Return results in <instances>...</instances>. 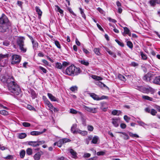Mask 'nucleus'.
<instances>
[{
  "instance_id": "b1692460",
  "label": "nucleus",
  "mask_w": 160,
  "mask_h": 160,
  "mask_svg": "<svg viewBox=\"0 0 160 160\" xmlns=\"http://www.w3.org/2000/svg\"><path fill=\"white\" fill-rule=\"evenodd\" d=\"M79 62L86 66H88L89 65V62L85 60H79Z\"/></svg>"
},
{
  "instance_id": "a18cd8bd",
  "label": "nucleus",
  "mask_w": 160,
  "mask_h": 160,
  "mask_svg": "<svg viewBox=\"0 0 160 160\" xmlns=\"http://www.w3.org/2000/svg\"><path fill=\"white\" fill-rule=\"evenodd\" d=\"M115 41L118 43V44L120 46L122 47H123L124 46V44L122 42H121L120 41H119L117 39H115Z\"/></svg>"
},
{
  "instance_id": "6e6552de",
  "label": "nucleus",
  "mask_w": 160,
  "mask_h": 160,
  "mask_svg": "<svg viewBox=\"0 0 160 160\" xmlns=\"http://www.w3.org/2000/svg\"><path fill=\"white\" fill-rule=\"evenodd\" d=\"M83 108L87 111L90 112L95 113L97 111L98 108H92L86 106H84Z\"/></svg>"
},
{
  "instance_id": "c756f323",
  "label": "nucleus",
  "mask_w": 160,
  "mask_h": 160,
  "mask_svg": "<svg viewBox=\"0 0 160 160\" xmlns=\"http://www.w3.org/2000/svg\"><path fill=\"white\" fill-rule=\"evenodd\" d=\"M92 77L93 79L98 81L101 80L102 79L101 77L94 75H92Z\"/></svg>"
},
{
  "instance_id": "e2e57ef3",
  "label": "nucleus",
  "mask_w": 160,
  "mask_h": 160,
  "mask_svg": "<svg viewBox=\"0 0 160 160\" xmlns=\"http://www.w3.org/2000/svg\"><path fill=\"white\" fill-rule=\"evenodd\" d=\"M7 57V55L0 54V61H1L2 59Z\"/></svg>"
},
{
  "instance_id": "ddd939ff",
  "label": "nucleus",
  "mask_w": 160,
  "mask_h": 160,
  "mask_svg": "<svg viewBox=\"0 0 160 160\" xmlns=\"http://www.w3.org/2000/svg\"><path fill=\"white\" fill-rule=\"evenodd\" d=\"M112 123L113 125L115 127H118L119 126L118 122L119 119L118 118H112Z\"/></svg>"
},
{
  "instance_id": "bf43d9fd",
  "label": "nucleus",
  "mask_w": 160,
  "mask_h": 160,
  "mask_svg": "<svg viewBox=\"0 0 160 160\" xmlns=\"http://www.w3.org/2000/svg\"><path fill=\"white\" fill-rule=\"evenodd\" d=\"M69 65V63L66 62H64L62 64L63 66V69H64L66 66H68Z\"/></svg>"
},
{
  "instance_id": "a878e982",
  "label": "nucleus",
  "mask_w": 160,
  "mask_h": 160,
  "mask_svg": "<svg viewBox=\"0 0 160 160\" xmlns=\"http://www.w3.org/2000/svg\"><path fill=\"white\" fill-rule=\"evenodd\" d=\"M33 45V49L34 50H36L38 48V42L36 41H34L32 42Z\"/></svg>"
},
{
  "instance_id": "4468645a",
  "label": "nucleus",
  "mask_w": 160,
  "mask_h": 160,
  "mask_svg": "<svg viewBox=\"0 0 160 160\" xmlns=\"http://www.w3.org/2000/svg\"><path fill=\"white\" fill-rule=\"evenodd\" d=\"M48 96L50 99V100L52 101H57L58 102V99H57L54 96L52 95V94L50 93H48Z\"/></svg>"
},
{
  "instance_id": "9b49d317",
  "label": "nucleus",
  "mask_w": 160,
  "mask_h": 160,
  "mask_svg": "<svg viewBox=\"0 0 160 160\" xmlns=\"http://www.w3.org/2000/svg\"><path fill=\"white\" fill-rule=\"evenodd\" d=\"M46 131V129L45 128L44 129L43 131L42 132H38L37 131H33L31 132V134L33 136H37L41 134L44 132H45Z\"/></svg>"
},
{
  "instance_id": "37998d69",
  "label": "nucleus",
  "mask_w": 160,
  "mask_h": 160,
  "mask_svg": "<svg viewBox=\"0 0 160 160\" xmlns=\"http://www.w3.org/2000/svg\"><path fill=\"white\" fill-rule=\"evenodd\" d=\"M129 134L130 135V136L131 137H132V138H134V137L139 138V136L138 135L136 134H133L131 132H129Z\"/></svg>"
},
{
  "instance_id": "f704fd0d",
  "label": "nucleus",
  "mask_w": 160,
  "mask_h": 160,
  "mask_svg": "<svg viewBox=\"0 0 160 160\" xmlns=\"http://www.w3.org/2000/svg\"><path fill=\"white\" fill-rule=\"evenodd\" d=\"M77 133H79L83 136L87 135L88 134V132L86 131H82L80 130H79L78 131Z\"/></svg>"
},
{
  "instance_id": "7c9ffc66",
  "label": "nucleus",
  "mask_w": 160,
  "mask_h": 160,
  "mask_svg": "<svg viewBox=\"0 0 160 160\" xmlns=\"http://www.w3.org/2000/svg\"><path fill=\"white\" fill-rule=\"evenodd\" d=\"M121 113V112L120 111L117 110H113L112 112V114L114 115H119Z\"/></svg>"
},
{
  "instance_id": "f03ea898",
  "label": "nucleus",
  "mask_w": 160,
  "mask_h": 160,
  "mask_svg": "<svg viewBox=\"0 0 160 160\" xmlns=\"http://www.w3.org/2000/svg\"><path fill=\"white\" fill-rule=\"evenodd\" d=\"M11 26V23L8 21L6 16L3 14L0 18V32H4L9 31Z\"/></svg>"
},
{
  "instance_id": "5701e85b",
  "label": "nucleus",
  "mask_w": 160,
  "mask_h": 160,
  "mask_svg": "<svg viewBox=\"0 0 160 160\" xmlns=\"http://www.w3.org/2000/svg\"><path fill=\"white\" fill-rule=\"evenodd\" d=\"M30 93L31 95L32 99H34L37 97V94L33 90L31 89L30 90Z\"/></svg>"
},
{
  "instance_id": "473e14b6",
  "label": "nucleus",
  "mask_w": 160,
  "mask_h": 160,
  "mask_svg": "<svg viewBox=\"0 0 160 160\" xmlns=\"http://www.w3.org/2000/svg\"><path fill=\"white\" fill-rule=\"evenodd\" d=\"M118 77L120 80L123 81L125 82L126 80L125 77L123 76L121 74H119L118 75Z\"/></svg>"
},
{
  "instance_id": "1a4fd4ad",
  "label": "nucleus",
  "mask_w": 160,
  "mask_h": 160,
  "mask_svg": "<svg viewBox=\"0 0 160 160\" xmlns=\"http://www.w3.org/2000/svg\"><path fill=\"white\" fill-rule=\"evenodd\" d=\"M123 28L124 30V32H122V35L124 36H125L126 34L128 35L129 36H131V33L128 28L127 27H123Z\"/></svg>"
},
{
  "instance_id": "9d476101",
  "label": "nucleus",
  "mask_w": 160,
  "mask_h": 160,
  "mask_svg": "<svg viewBox=\"0 0 160 160\" xmlns=\"http://www.w3.org/2000/svg\"><path fill=\"white\" fill-rule=\"evenodd\" d=\"M24 38L21 37L18 38L17 40V44L19 47L24 45Z\"/></svg>"
},
{
  "instance_id": "412c9836",
  "label": "nucleus",
  "mask_w": 160,
  "mask_h": 160,
  "mask_svg": "<svg viewBox=\"0 0 160 160\" xmlns=\"http://www.w3.org/2000/svg\"><path fill=\"white\" fill-rule=\"evenodd\" d=\"M90 96L94 100H99L98 96L94 93H90L89 94Z\"/></svg>"
},
{
  "instance_id": "58836bf2",
  "label": "nucleus",
  "mask_w": 160,
  "mask_h": 160,
  "mask_svg": "<svg viewBox=\"0 0 160 160\" xmlns=\"http://www.w3.org/2000/svg\"><path fill=\"white\" fill-rule=\"evenodd\" d=\"M71 141V140L68 138H63L60 139V142H62V143H64Z\"/></svg>"
},
{
  "instance_id": "6e6d98bb",
  "label": "nucleus",
  "mask_w": 160,
  "mask_h": 160,
  "mask_svg": "<svg viewBox=\"0 0 160 160\" xmlns=\"http://www.w3.org/2000/svg\"><path fill=\"white\" fill-rule=\"evenodd\" d=\"M124 120L127 122H129L130 118L128 117L127 115H125L124 116Z\"/></svg>"
},
{
  "instance_id": "f8f14e48",
  "label": "nucleus",
  "mask_w": 160,
  "mask_h": 160,
  "mask_svg": "<svg viewBox=\"0 0 160 160\" xmlns=\"http://www.w3.org/2000/svg\"><path fill=\"white\" fill-rule=\"evenodd\" d=\"M43 152L40 151L39 152L36 153L34 156V158L35 160H39L40 159L41 155L43 154Z\"/></svg>"
},
{
  "instance_id": "774afa93",
  "label": "nucleus",
  "mask_w": 160,
  "mask_h": 160,
  "mask_svg": "<svg viewBox=\"0 0 160 160\" xmlns=\"http://www.w3.org/2000/svg\"><path fill=\"white\" fill-rule=\"evenodd\" d=\"M62 142H60V140L57 142V146L59 147H61L62 146Z\"/></svg>"
},
{
  "instance_id": "393cba45",
  "label": "nucleus",
  "mask_w": 160,
  "mask_h": 160,
  "mask_svg": "<svg viewBox=\"0 0 160 160\" xmlns=\"http://www.w3.org/2000/svg\"><path fill=\"white\" fill-rule=\"evenodd\" d=\"M55 68L58 69H63V66L61 63L60 62H57L55 63Z\"/></svg>"
},
{
  "instance_id": "de8ad7c7",
  "label": "nucleus",
  "mask_w": 160,
  "mask_h": 160,
  "mask_svg": "<svg viewBox=\"0 0 160 160\" xmlns=\"http://www.w3.org/2000/svg\"><path fill=\"white\" fill-rule=\"evenodd\" d=\"M106 151H100L98 152L97 153V154L98 156L100 155H104L106 152Z\"/></svg>"
},
{
  "instance_id": "bb28decb",
  "label": "nucleus",
  "mask_w": 160,
  "mask_h": 160,
  "mask_svg": "<svg viewBox=\"0 0 160 160\" xmlns=\"http://www.w3.org/2000/svg\"><path fill=\"white\" fill-rule=\"evenodd\" d=\"M98 139V137L97 136H95L92 138L91 143L93 144H96Z\"/></svg>"
},
{
  "instance_id": "864d4df0",
  "label": "nucleus",
  "mask_w": 160,
  "mask_h": 160,
  "mask_svg": "<svg viewBox=\"0 0 160 160\" xmlns=\"http://www.w3.org/2000/svg\"><path fill=\"white\" fill-rule=\"evenodd\" d=\"M24 46H21L19 47L20 49L21 50L22 52H26L27 48H24L23 47Z\"/></svg>"
},
{
  "instance_id": "69168bd1",
  "label": "nucleus",
  "mask_w": 160,
  "mask_h": 160,
  "mask_svg": "<svg viewBox=\"0 0 160 160\" xmlns=\"http://www.w3.org/2000/svg\"><path fill=\"white\" fill-rule=\"evenodd\" d=\"M91 138L90 137H89L88 138H87L85 140V142L87 144H88L89 142L91 140Z\"/></svg>"
},
{
  "instance_id": "7ed1b4c3",
  "label": "nucleus",
  "mask_w": 160,
  "mask_h": 160,
  "mask_svg": "<svg viewBox=\"0 0 160 160\" xmlns=\"http://www.w3.org/2000/svg\"><path fill=\"white\" fill-rule=\"evenodd\" d=\"M66 74L71 76L77 75L80 72L79 68L76 67L74 65H72L67 67L66 69Z\"/></svg>"
},
{
  "instance_id": "2f4dec72",
  "label": "nucleus",
  "mask_w": 160,
  "mask_h": 160,
  "mask_svg": "<svg viewBox=\"0 0 160 160\" xmlns=\"http://www.w3.org/2000/svg\"><path fill=\"white\" fill-rule=\"evenodd\" d=\"M140 53L142 59L146 60L147 59V57L146 54L142 52H140Z\"/></svg>"
},
{
  "instance_id": "4d7b16f0",
  "label": "nucleus",
  "mask_w": 160,
  "mask_h": 160,
  "mask_svg": "<svg viewBox=\"0 0 160 160\" xmlns=\"http://www.w3.org/2000/svg\"><path fill=\"white\" fill-rule=\"evenodd\" d=\"M87 129L89 131H92L94 129L93 127L91 125H88L87 126Z\"/></svg>"
},
{
  "instance_id": "6ab92c4d",
  "label": "nucleus",
  "mask_w": 160,
  "mask_h": 160,
  "mask_svg": "<svg viewBox=\"0 0 160 160\" xmlns=\"http://www.w3.org/2000/svg\"><path fill=\"white\" fill-rule=\"evenodd\" d=\"M69 112L73 114H76L78 113L81 116L82 115V113L81 112L78 111L73 108H71L70 109Z\"/></svg>"
},
{
  "instance_id": "cd10ccee",
  "label": "nucleus",
  "mask_w": 160,
  "mask_h": 160,
  "mask_svg": "<svg viewBox=\"0 0 160 160\" xmlns=\"http://www.w3.org/2000/svg\"><path fill=\"white\" fill-rule=\"evenodd\" d=\"M81 116V120L82 124L84 126H86V118L84 117L82 114V115Z\"/></svg>"
},
{
  "instance_id": "f3484780",
  "label": "nucleus",
  "mask_w": 160,
  "mask_h": 160,
  "mask_svg": "<svg viewBox=\"0 0 160 160\" xmlns=\"http://www.w3.org/2000/svg\"><path fill=\"white\" fill-rule=\"evenodd\" d=\"M152 82L154 83L160 85V76L156 77Z\"/></svg>"
},
{
  "instance_id": "ea45409f",
  "label": "nucleus",
  "mask_w": 160,
  "mask_h": 160,
  "mask_svg": "<svg viewBox=\"0 0 160 160\" xmlns=\"http://www.w3.org/2000/svg\"><path fill=\"white\" fill-rule=\"evenodd\" d=\"M55 7L56 8V9H57V11L58 12H59L61 14L63 13V10L61 9L58 6L56 5H55Z\"/></svg>"
},
{
  "instance_id": "09e8293b",
  "label": "nucleus",
  "mask_w": 160,
  "mask_h": 160,
  "mask_svg": "<svg viewBox=\"0 0 160 160\" xmlns=\"http://www.w3.org/2000/svg\"><path fill=\"white\" fill-rule=\"evenodd\" d=\"M157 113L156 111L154 109H152L151 110L150 114L153 116H155L156 115Z\"/></svg>"
},
{
  "instance_id": "39448f33",
  "label": "nucleus",
  "mask_w": 160,
  "mask_h": 160,
  "mask_svg": "<svg viewBox=\"0 0 160 160\" xmlns=\"http://www.w3.org/2000/svg\"><path fill=\"white\" fill-rule=\"evenodd\" d=\"M137 89L143 93L147 94L153 91V89L151 87L147 88L142 86L138 87Z\"/></svg>"
},
{
  "instance_id": "0eeeda50",
  "label": "nucleus",
  "mask_w": 160,
  "mask_h": 160,
  "mask_svg": "<svg viewBox=\"0 0 160 160\" xmlns=\"http://www.w3.org/2000/svg\"><path fill=\"white\" fill-rule=\"evenodd\" d=\"M153 78V74L151 73H148L144 76L143 79L145 81L151 82Z\"/></svg>"
},
{
  "instance_id": "4c0bfd02",
  "label": "nucleus",
  "mask_w": 160,
  "mask_h": 160,
  "mask_svg": "<svg viewBox=\"0 0 160 160\" xmlns=\"http://www.w3.org/2000/svg\"><path fill=\"white\" fill-rule=\"evenodd\" d=\"M26 153L28 155H31L32 153V149L30 148H28L26 150Z\"/></svg>"
},
{
  "instance_id": "13d9d810",
  "label": "nucleus",
  "mask_w": 160,
  "mask_h": 160,
  "mask_svg": "<svg viewBox=\"0 0 160 160\" xmlns=\"http://www.w3.org/2000/svg\"><path fill=\"white\" fill-rule=\"evenodd\" d=\"M27 108L28 109L30 110H33L35 111H36L35 109L33 107H32L30 105H28Z\"/></svg>"
},
{
  "instance_id": "3c124183",
  "label": "nucleus",
  "mask_w": 160,
  "mask_h": 160,
  "mask_svg": "<svg viewBox=\"0 0 160 160\" xmlns=\"http://www.w3.org/2000/svg\"><path fill=\"white\" fill-rule=\"evenodd\" d=\"M127 46L130 48H133V45L131 41H128L127 42Z\"/></svg>"
},
{
  "instance_id": "a19ab883",
  "label": "nucleus",
  "mask_w": 160,
  "mask_h": 160,
  "mask_svg": "<svg viewBox=\"0 0 160 160\" xmlns=\"http://www.w3.org/2000/svg\"><path fill=\"white\" fill-rule=\"evenodd\" d=\"M93 51L96 54L98 55H99L100 54L99 49V48H95L93 49Z\"/></svg>"
},
{
  "instance_id": "aec40b11",
  "label": "nucleus",
  "mask_w": 160,
  "mask_h": 160,
  "mask_svg": "<svg viewBox=\"0 0 160 160\" xmlns=\"http://www.w3.org/2000/svg\"><path fill=\"white\" fill-rule=\"evenodd\" d=\"M77 127L76 124H74L72 125L71 128V131L74 134L77 133L78 131H76V129Z\"/></svg>"
},
{
  "instance_id": "72a5a7b5",
  "label": "nucleus",
  "mask_w": 160,
  "mask_h": 160,
  "mask_svg": "<svg viewBox=\"0 0 160 160\" xmlns=\"http://www.w3.org/2000/svg\"><path fill=\"white\" fill-rule=\"evenodd\" d=\"M27 136L26 134L25 133H22L18 135V138L20 139H23Z\"/></svg>"
},
{
  "instance_id": "49530a36",
  "label": "nucleus",
  "mask_w": 160,
  "mask_h": 160,
  "mask_svg": "<svg viewBox=\"0 0 160 160\" xmlns=\"http://www.w3.org/2000/svg\"><path fill=\"white\" fill-rule=\"evenodd\" d=\"M54 43L56 46L59 49H60L61 48V45L59 42L58 41L55 40L54 41Z\"/></svg>"
},
{
  "instance_id": "603ef678",
  "label": "nucleus",
  "mask_w": 160,
  "mask_h": 160,
  "mask_svg": "<svg viewBox=\"0 0 160 160\" xmlns=\"http://www.w3.org/2000/svg\"><path fill=\"white\" fill-rule=\"evenodd\" d=\"M22 125L24 127H28L31 126V124L27 122H23L22 123Z\"/></svg>"
},
{
  "instance_id": "8fccbe9b",
  "label": "nucleus",
  "mask_w": 160,
  "mask_h": 160,
  "mask_svg": "<svg viewBox=\"0 0 160 160\" xmlns=\"http://www.w3.org/2000/svg\"><path fill=\"white\" fill-rule=\"evenodd\" d=\"M0 113L2 115H6L8 114V112L5 110H0Z\"/></svg>"
},
{
  "instance_id": "c9c22d12",
  "label": "nucleus",
  "mask_w": 160,
  "mask_h": 160,
  "mask_svg": "<svg viewBox=\"0 0 160 160\" xmlns=\"http://www.w3.org/2000/svg\"><path fill=\"white\" fill-rule=\"evenodd\" d=\"M25 151L24 150H22L20 152V156L21 158H24L25 154Z\"/></svg>"
},
{
  "instance_id": "e433bc0d",
  "label": "nucleus",
  "mask_w": 160,
  "mask_h": 160,
  "mask_svg": "<svg viewBox=\"0 0 160 160\" xmlns=\"http://www.w3.org/2000/svg\"><path fill=\"white\" fill-rule=\"evenodd\" d=\"M137 122L139 124L140 126L143 127L144 128L145 126H148L147 124L141 121H138Z\"/></svg>"
},
{
  "instance_id": "c03bdc74",
  "label": "nucleus",
  "mask_w": 160,
  "mask_h": 160,
  "mask_svg": "<svg viewBox=\"0 0 160 160\" xmlns=\"http://www.w3.org/2000/svg\"><path fill=\"white\" fill-rule=\"evenodd\" d=\"M70 90L72 92H75L78 90V87L76 86L72 87L70 88Z\"/></svg>"
},
{
  "instance_id": "c85d7f7f",
  "label": "nucleus",
  "mask_w": 160,
  "mask_h": 160,
  "mask_svg": "<svg viewBox=\"0 0 160 160\" xmlns=\"http://www.w3.org/2000/svg\"><path fill=\"white\" fill-rule=\"evenodd\" d=\"M39 68L41 70L40 72L41 73H42V72L43 73L46 74L47 73L48 71L44 68L42 67V66H39Z\"/></svg>"
},
{
  "instance_id": "680f3d73",
  "label": "nucleus",
  "mask_w": 160,
  "mask_h": 160,
  "mask_svg": "<svg viewBox=\"0 0 160 160\" xmlns=\"http://www.w3.org/2000/svg\"><path fill=\"white\" fill-rule=\"evenodd\" d=\"M13 158V156L12 155H9L7 157L5 158L7 160L12 159Z\"/></svg>"
},
{
  "instance_id": "423d86ee",
  "label": "nucleus",
  "mask_w": 160,
  "mask_h": 160,
  "mask_svg": "<svg viewBox=\"0 0 160 160\" xmlns=\"http://www.w3.org/2000/svg\"><path fill=\"white\" fill-rule=\"evenodd\" d=\"M45 141H30L28 142V144L31 146H32L33 147H36L37 146H38L40 145H41L42 144L44 143Z\"/></svg>"
},
{
  "instance_id": "5fc2aeb1",
  "label": "nucleus",
  "mask_w": 160,
  "mask_h": 160,
  "mask_svg": "<svg viewBox=\"0 0 160 160\" xmlns=\"http://www.w3.org/2000/svg\"><path fill=\"white\" fill-rule=\"evenodd\" d=\"M91 156V154L88 153H85L83 155V157L85 158H87Z\"/></svg>"
},
{
  "instance_id": "dca6fc26",
  "label": "nucleus",
  "mask_w": 160,
  "mask_h": 160,
  "mask_svg": "<svg viewBox=\"0 0 160 160\" xmlns=\"http://www.w3.org/2000/svg\"><path fill=\"white\" fill-rule=\"evenodd\" d=\"M35 9L36 12L38 14V18H40L42 15V12L40 9L39 8L38 6H36L35 7Z\"/></svg>"
},
{
  "instance_id": "f257e3e1",
  "label": "nucleus",
  "mask_w": 160,
  "mask_h": 160,
  "mask_svg": "<svg viewBox=\"0 0 160 160\" xmlns=\"http://www.w3.org/2000/svg\"><path fill=\"white\" fill-rule=\"evenodd\" d=\"M1 79L2 82L7 83L8 89L10 92L16 95H18L20 93L21 88L15 82L12 76L6 74L2 76L1 77Z\"/></svg>"
},
{
  "instance_id": "20e7f679",
  "label": "nucleus",
  "mask_w": 160,
  "mask_h": 160,
  "mask_svg": "<svg viewBox=\"0 0 160 160\" xmlns=\"http://www.w3.org/2000/svg\"><path fill=\"white\" fill-rule=\"evenodd\" d=\"M11 64L12 65L19 63L21 61V57L17 54H14L11 57Z\"/></svg>"
},
{
  "instance_id": "338daca9",
  "label": "nucleus",
  "mask_w": 160,
  "mask_h": 160,
  "mask_svg": "<svg viewBox=\"0 0 160 160\" xmlns=\"http://www.w3.org/2000/svg\"><path fill=\"white\" fill-rule=\"evenodd\" d=\"M42 62L45 64V65L48 66L49 64L48 62L46 60H42Z\"/></svg>"
},
{
  "instance_id": "052dcab7",
  "label": "nucleus",
  "mask_w": 160,
  "mask_h": 160,
  "mask_svg": "<svg viewBox=\"0 0 160 160\" xmlns=\"http://www.w3.org/2000/svg\"><path fill=\"white\" fill-rule=\"evenodd\" d=\"M122 134H123L125 135V137L124 138V139H125V140H128V139H129V136L127 134H126L125 132H121Z\"/></svg>"
},
{
  "instance_id": "a211bd4d",
  "label": "nucleus",
  "mask_w": 160,
  "mask_h": 160,
  "mask_svg": "<svg viewBox=\"0 0 160 160\" xmlns=\"http://www.w3.org/2000/svg\"><path fill=\"white\" fill-rule=\"evenodd\" d=\"M104 49L110 55L112 56L115 58L116 57V55L114 53H113L112 51L110 50L109 49L105 47H103Z\"/></svg>"
},
{
  "instance_id": "0e129e2a",
  "label": "nucleus",
  "mask_w": 160,
  "mask_h": 160,
  "mask_svg": "<svg viewBox=\"0 0 160 160\" xmlns=\"http://www.w3.org/2000/svg\"><path fill=\"white\" fill-rule=\"evenodd\" d=\"M131 64V66L133 67H137L138 66V63L135 62H132Z\"/></svg>"
},
{
  "instance_id": "79ce46f5",
  "label": "nucleus",
  "mask_w": 160,
  "mask_h": 160,
  "mask_svg": "<svg viewBox=\"0 0 160 160\" xmlns=\"http://www.w3.org/2000/svg\"><path fill=\"white\" fill-rule=\"evenodd\" d=\"M79 9L80 10V13L82 15V17L84 19H85L86 18L85 15V14L84 13V12H83V10L81 8H79Z\"/></svg>"
},
{
  "instance_id": "2eb2a0df",
  "label": "nucleus",
  "mask_w": 160,
  "mask_h": 160,
  "mask_svg": "<svg viewBox=\"0 0 160 160\" xmlns=\"http://www.w3.org/2000/svg\"><path fill=\"white\" fill-rule=\"evenodd\" d=\"M69 152L72 155V157L74 158H77V153L73 149H69Z\"/></svg>"
},
{
  "instance_id": "4be33fe9",
  "label": "nucleus",
  "mask_w": 160,
  "mask_h": 160,
  "mask_svg": "<svg viewBox=\"0 0 160 160\" xmlns=\"http://www.w3.org/2000/svg\"><path fill=\"white\" fill-rule=\"evenodd\" d=\"M142 97L143 99L145 100H147L150 101H153L152 98L148 96L142 95Z\"/></svg>"
}]
</instances>
